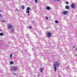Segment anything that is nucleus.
Segmentation results:
<instances>
[{
	"label": "nucleus",
	"instance_id": "nucleus-1",
	"mask_svg": "<svg viewBox=\"0 0 77 77\" xmlns=\"http://www.w3.org/2000/svg\"><path fill=\"white\" fill-rule=\"evenodd\" d=\"M47 35L48 38H50L51 37V34L50 32H48L47 33Z\"/></svg>",
	"mask_w": 77,
	"mask_h": 77
},
{
	"label": "nucleus",
	"instance_id": "nucleus-2",
	"mask_svg": "<svg viewBox=\"0 0 77 77\" xmlns=\"http://www.w3.org/2000/svg\"><path fill=\"white\" fill-rule=\"evenodd\" d=\"M12 69L14 71H17V70L18 69V68H17L16 66H13V67L12 68Z\"/></svg>",
	"mask_w": 77,
	"mask_h": 77
},
{
	"label": "nucleus",
	"instance_id": "nucleus-3",
	"mask_svg": "<svg viewBox=\"0 0 77 77\" xmlns=\"http://www.w3.org/2000/svg\"><path fill=\"white\" fill-rule=\"evenodd\" d=\"M55 64L57 66V68H58V67L59 66L60 63H59V62L57 61H56L55 62Z\"/></svg>",
	"mask_w": 77,
	"mask_h": 77
},
{
	"label": "nucleus",
	"instance_id": "nucleus-4",
	"mask_svg": "<svg viewBox=\"0 0 77 77\" xmlns=\"http://www.w3.org/2000/svg\"><path fill=\"white\" fill-rule=\"evenodd\" d=\"M67 13H68V11H64L63 12V15H66Z\"/></svg>",
	"mask_w": 77,
	"mask_h": 77
},
{
	"label": "nucleus",
	"instance_id": "nucleus-5",
	"mask_svg": "<svg viewBox=\"0 0 77 77\" xmlns=\"http://www.w3.org/2000/svg\"><path fill=\"white\" fill-rule=\"evenodd\" d=\"M46 9H47V10H50V9H51V8H50V7L48 6L46 7Z\"/></svg>",
	"mask_w": 77,
	"mask_h": 77
},
{
	"label": "nucleus",
	"instance_id": "nucleus-6",
	"mask_svg": "<svg viewBox=\"0 0 77 77\" xmlns=\"http://www.w3.org/2000/svg\"><path fill=\"white\" fill-rule=\"evenodd\" d=\"M12 27V26L11 24H9L8 25V29H11Z\"/></svg>",
	"mask_w": 77,
	"mask_h": 77
},
{
	"label": "nucleus",
	"instance_id": "nucleus-7",
	"mask_svg": "<svg viewBox=\"0 0 77 77\" xmlns=\"http://www.w3.org/2000/svg\"><path fill=\"white\" fill-rule=\"evenodd\" d=\"M54 69L55 70V72H56V70H57V68H56V64L54 63Z\"/></svg>",
	"mask_w": 77,
	"mask_h": 77
},
{
	"label": "nucleus",
	"instance_id": "nucleus-8",
	"mask_svg": "<svg viewBox=\"0 0 77 77\" xmlns=\"http://www.w3.org/2000/svg\"><path fill=\"white\" fill-rule=\"evenodd\" d=\"M75 6V4L73 3L72 4L71 7L72 8H74Z\"/></svg>",
	"mask_w": 77,
	"mask_h": 77
},
{
	"label": "nucleus",
	"instance_id": "nucleus-9",
	"mask_svg": "<svg viewBox=\"0 0 77 77\" xmlns=\"http://www.w3.org/2000/svg\"><path fill=\"white\" fill-rule=\"evenodd\" d=\"M40 71L42 72V73H43V68H41L40 69Z\"/></svg>",
	"mask_w": 77,
	"mask_h": 77
},
{
	"label": "nucleus",
	"instance_id": "nucleus-10",
	"mask_svg": "<svg viewBox=\"0 0 77 77\" xmlns=\"http://www.w3.org/2000/svg\"><path fill=\"white\" fill-rule=\"evenodd\" d=\"M66 9H69V6L68 5H66Z\"/></svg>",
	"mask_w": 77,
	"mask_h": 77
},
{
	"label": "nucleus",
	"instance_id": "nucleus-11",
	"mask_svg": "<svg viewBox=\"0 0 77 77\" xmlns=\"http://www.w3.org/2000/svg\"><path fill=\"white\" fill-rule=\"evenodd\" d=\"M31 9V8H30L29 7H28L26 8L27 11H29V10H30Z\"/></svg>",
	"mask_w": 77,
	"mask_h": 77
},
{
	"label": "nucleus",
	"instance_id": "nucleus-12",
	"mask_svg": "<svg viewBox=\"0 0 77 77\" xmlns=\"http://www.w3.org/2000/svg\"><path fill=\"white\" fill-rule=\"evenodd\" d=\"M22 9H25V7L24 5H22Z\"/></svg>",
	"mask_w": 77,
	"mask_h": 77
},
{
	"label": "nucleus",
	"instance_id": "nucleus-13",
	"mask_svg": "<svg viewBox=\"0 0 77 77\" xmlns=\"http://www.w3.org/2000/svg\"><path fill=\"white\" fill-rule=\"evenodd\" d=\"M10 64L11 65H12L13 64H14V62L11 61L10 62Z\"/></svg>",
	"mask_w": 77,
	"mask_h": 77
},
{
	"label": "nucleus",
	"instance_id": "nucleus-14",
	"mask_svg": "<svg viewBox=\"0 0 77 77\" xmlns=\"http://www.w3.org/2000/svg\"><path fill=\"white\" fill-rule=\"evenodd\" d=\"M55 23H56V24H57V23H59V22L57 20H55Z\"/></svg>",
	"mask_w": 77,
	"mask_h": 77
},
{
	"label": "nucleus",
	"instance_id": "nucleus-15",
	"mask_svg": "<svg viewBox=\"0 0 77 77\" xmlns=\"http://www.w3.org/2000/svg\"><path fill=\"white\" fill-rule=\"evenodd\" d=\"M3 33L1 32V33H0V36H3Z\"/></svg>",
	"mask_w": 77,
	"mask_h": 77
},
{
	"label": "nucleus",
	"instance_id": "nucleus-16",
	"mask_svg": "<svg viewBox=\"0 0 77 77\" xmlns=\"http://www.w3.org/2000/svg\"><path fill=\"white\" fill-rule=\"evenodd\" d=\"M12 74L13 75H17V73H14V72H13Z\"/></svg>",
	"mask_w": 77,
	"mask_h": 77
},
{
	"label": "nucleus",
	"instance_id": "nucleus-17",
	"mask_svg": "<svg viewBox=\"0 0 77 77\" xmlns=\"http://www.w3.org/2000/svg\"><path fill=\"white\" fill-rule=\"evenodd\" d=\"M29 12H30L29 10H27V11L26 12V14L29 13Z\"/></svg>",
	"mask_w": 77,
	"mask_h": 77
},
{
	"label": "nucleus",
	"instance_id": "nucleus-18",
	"mask_svg": "<svg viewBox=\"0 0 77 77\" xmlns=\"http://www.w3.org/2000/svg\"><path fill=\"white\" fill-rule=\"evenodd\" d=\"M12 54H11L10 55V58H12Z\"/></svg>",
	"mask_w": 77,
	"mask_h": 77
},
{
	"label": "nucleus",
	"instance_id": "nucleus-19",
	"mask_svg": "<svg viewBox=\"0 0 77 77\" xmlns=\"http://www.w3.org/2000/svg\"><path fill=\"white\" fill-rule=\"evenodd\" d=\"M35 2L36 3H37V2H38V0H35Z\"/></svg>",
	"mask_w": 77,
	"mask_h": 77
},
{
	"label": "nucleus",
	"instance_id": "nucleus-20",
	"mask_svg": "<svg viewBox=\"0 0 77 77\" xmlns=\"http://www.w3.org/2000/svg\"><path fill=\"white\" fill-rule=\"evenodd\" d=\"M66 68L67 69H69L70 68V67L68 66H67V67H66Z\"/></svg>",
	"mask_w": 77,
	"mask_h": 77
},
{
	"label": "nucleus",
	"instance_id": "nucleus-21",
	"mask_svg": "<svg viewBox=\"0 0 77 77\" xmlns=\"http://www.w3.org/2000/svg\"><path fill=\"white\" fill-rule=\"evenodd\" d=\"M2 15L0 14V18H2Z\"/></svg>",
	"mask_w": 77,
	"mask_h": 77
},
{
	"label": "nucleus",
	"instance_id": "nucleus-22",
	"mask_svg": "<svg viewBox=\"0 0 77 77\" xmlns=\"http://www.w3.org/2000/svg\"><path fill=\"white\" fill-rule=\"evenodd\" d=\"M45 18L47 20H48V17H45Z\"/></svg>",
	"mask_w": 77,
	"mask_h": 77
},
{
	"label": "nucleus",
	"instance_id": "nucleus-23",
	"mask_svg": "<svg viewBox=\"0 0 77 77\" xmlns=\"http://www.w3.org/2000/svg\"><path fill=\"white\" fill-rule=\"evenodd\" d=\"M29 29H32V26H29Z\"/></svg>",
	"mask_w": 77,
	"mask_h": 77
},
{
	"label": "nucleus",
	"instance_id": "nucleus-24",
	"mask_svg": "<svg viewBox=\"0 0 77 77\" xmlns=\"http://www.w3.org/2000/svg\"><path fill=\"white\" fill-rule=\"evenodd\" d=\"M5 21H5V20H3V21H2V22L3 23H4V22H5Z\"/></svg>",
	"mask_w": 77,
	"mask_h": 77
},
{
	"label": "nucleus",
	"instance_id": "nucleus-25",
	"mask_svg": "<svg viewBox=\"0 0 77 77\" xmlns=\"http://www.w3.org/2000/svg\"><path fill=\"white\" fill-rule=\"evenodd\" d=\"M66 4H69V2H66Z\"/></svg>",
	"mask_w": 77,
	"mask_h": 77
},
{
	"label": "nucleus",
	"instance_id": "nucleus-26",
	"mask_svg": "<svg viewBox=\"0 0 77 77\" xmlns=\"http://www.w3.org/2000/svg\"><path fill=\"white\" fill-rule=\"evenodd\" d=\"M54 1H60V0H54Z\"/></svg>",
	"mask_w": 77,
	"mask_h": 77
},
{
	"label": "nucleus",
	"instance_id": "nucleus-27",
	"mask_svg": "<svg viewBox=\"0 0 77 77\" xmlns=\"http://www.w3.org/2000/svg\"><path fill=\"white\" fill-rule=\"evenodd\" d=\"M14 31V29H12V32H13Z\"/></svg>",
	"mask_w": 77,
	"mask_h": 77
},
{
	"label": "nucleus",
	"instance_id": "nucleus-28",
	"mask_svg": "<svg viewBox=\"0 0 77 77\" xmlns=\"http://www.w3.org/2000/svg\"><path fill=\"white\" fill-rule=\"evenodd\" d=\"M28 15H30V14H29V13H28Z\"/></svg>",
	"mask_w": 77,
	"mask_h": 77
},
{
	"label": "nucleus",
	"instance_id": "nucleus-29",
	"mask_svg": "<svg viewBox=\"0 0 77 77\" xmlns=\"http://www.w3.org/2000/svg\"><path fill=\"white\" fill-rule=\"evenodd\" d=\"M75 50H77V47L75 48Z\"/></svg>",
	"mask_w": 77,
	"mask_h": 77
},
{
	"label": "nucleus",
	"instance_id": "nucleus-30",
	"mask_svg": "<svg viewBox=\"0 0 77 77\" xmlns=\"http://www.w3.org/2000/svg\"><path fill=\"white\" fill-rule=\"evenodd\" d=\"M16 10L17 11H18V10L17 8H16Z\"/></svg>",
	"mask_w": 77,
	"mask_h": 77
},
{
	"label": "nucleus",
	"instance_id": "nucleus-31",
	"mask_svg": "<svg viewBox=\"0 0 77 77\" xmlns=\"http://www.w3.org/2000/svg\"><path fill=\"white\" fill-rule=\"evenodd\" d=\"M37 76H38V77H39V75H38Z\"/></svg>",
	"mask_w": 77,
	"mask_h": 77
},
{
	"label": "nucleus",
	"instance_id": "nucleus-32",
	"mask_svg": "<svg viewBox=\"0 0 77 77\" xmlns=\"http://www.w3.org/2000/svg\"><path fill=\"white\" fill-rule=\"evenodd\" d=\"M75 46H73V48H75Z\"/></svg>",
	"mask_w": 77,
	"mask_h": 77
},
{
	"label": "nucleus",
	"instance_id": "nucleus-33",
	"mask_svg": "<svg viewBox=\"0 0 77 77\" xmlns=\"http://www.w3.org/2000/svg\"><path fill=\"white\" fill-rule=\"evenodd\" d=\"M2 11H1V10H0V12H1Z\"/></svg>",
	"mask_w": 77,
	"mask_h": 77
},
{
	"label": "nucleus",
	"instance_id": "nucleus-34",
	"mask_svg": "<svg viewBox=\"0 0 77 77\" xmlns=\"http://www.w3.org/2000/svg\"><path fill=\"white\" fill-rule=\"evenodd\" d=\"M75 56H77V54H76Z\"/></svg>",
	"mask_w": 77,
	"mask_h": 77
},
{
	"label": "nucleus",
	"instance_id": "nucleus-35",
	"mask_svg": "<svg viewBox=\"0 0 77 77\" xmlns=\"http://www.w3.org/2000/svg\"><path fill=\"white\" fill-rule=\"evenodd\" d=\"M30 42L31 43H32V42Z\"/></svg>",
	"mask_w": 77,
	"mask_h": 77
},
{
	"label": "nucleus",
	"instance_id": "nucleus-36",
	"mask_svg": "<svg viewBox=\"0 0 77 77\" xmlns=\"http://www.w3.org/2000/svg\"><path fill=\"white\" fill-rule=\"evenodd\" d=\"M75 68V67H74V68L73 67V68Z\"/></svg>",
	"mask_w": 77,
	"mask_h": 77
}]
</instances>
